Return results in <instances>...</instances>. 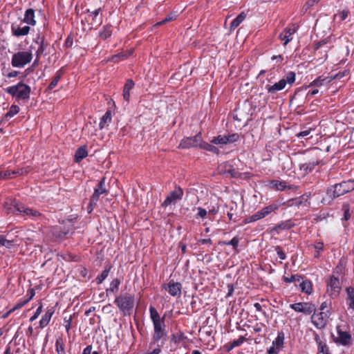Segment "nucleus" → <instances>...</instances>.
Masks as SVG:
<instances>
[{"mask_svg": "<svg viewBox=\"0 0 354 354\" xmlns=\"http://www.w3.org/2000/svg\"><path fill=\"white\" fill-rule=\"evenodd\" d=\"M4 210L7 214H15L28 217L37 218L40 216L37 211L26 207L15 199L9 198L5 202Z\"/></svg>", "mask_w": 354, "mask_h": 354, "instance_id": "nucleus-1", "label": "nucleus"}, {"mask_svg": "<svg viewBox=\"0 0 354 354\" xmlns=\"http://www.w3.org/2000/svg\"><path fill=\"white\" fill-rule=\"evenodd\" d=\"M149 313L154 328L153 339L154 342H158L166 335L165 330V319L164 317H160L157 310L153 306H150Z\"/></svg>", "mask_w": 354, "mask_h": 354, "instance_id": "nucleus-2", "label": "nucleus"}, {"mask_svg": "<svg viewBox=\"0 0 354 354\" xmlns=\"http://www.w3.org/2000/svg\"><path fill=\"white\" fill-rule=\"evenodd\" d=\"M5 90L7 93L12 95L17 101L29 99L31 91L30 87L22 82H19L16 85L9 86Z\"/></svg>", "mask_w": 354, "mask_h": 354, "instance_id": "nucleus-3", "label": "nucleus"}, {"mask_svg": "<svg viewBox=\"0 0 354 354\" xmlns=\"http://www.w3.org/2000/svg\"><path fill=\"white\" fill-rule=\"evenodd\" d=\"M353 189L354 180L343 181L328 189L327 195L330 198H335Z\"/></svg>", "mask_w": 354, "mask_h": 354, "instance_id": "nucleus-4", "label": "nucleus"}, {"mask_svg": "<svg viewBox=\"0 0 354 354\" xmlns=\"http://www.w3.org/2000/svg\"><path fill=\"white\" fill-rule=\"evenodd\" d=\"M32 59L31 50L19 51L12 55L11 64L13 67L22 68Z\"/></svg>", "mask_w": 354, "mask_h": 354, "instance_id": "nucleus-5", "label": "nucleus"}, {"mask_svg": "<svg viewBox=\"0 0 354 354\" xmlns=\"http://www.w3.org/2000/svg\"><path fill=\"white\" fill-rule=\"evenodd\" d=\"M311 322L317 329H323L328 324V319L331 315L330 311H319L316 313V310L313 312Z\"/></svg>", "mask_w": 354, "mask_h": 354, "instance_id": "nucleus-6", "label": "nucleus"}, {"mask_svg": "<svg viewBox=\"0 0 354 354\" xmlns=\"http://www.w3.org/2000/svg\"><path fill=\"white\" fill-rule=\"evenodd\" d=\"M105 193H106V189L105 188V178H102L99 182L97 186L94 189V192L91 197L90 203L88 206V211L89 213L97 205L100 196Z\"/></svg>", "mask_w": 354, "mask_h": 354, "instance_id": "nucleus-7", "label": "nucleus"}, {"mask_svg": "<svg viewBox=\"0 0 354 354\" xmlns=\"http://www.w3.org/2000/svg\"><path fill=\"white\" fill-rule=\"evenodd\" d=\"M183 196V190L180 187H176L175 189L167 195L161 205L165 208H167L171 205H176L178 201L182 199Z\"/></svg>", "mask_w": 354, "mask_h": 354, "instance_id": "nucleus-8", "label": "nucleus"}, {"mask_svg": "<svg viewBox=\"0 0 354 354\" xmlns=\"http://www.w3.org/2000/svg\"><path fill=\"white\" fill-rule=\"evenodd\" d=\"M336 344L344 346H351L353 344V338L348 331L342 330L339 326L337 327V336L333 338Z\"/></svg>", "mask_w": 354, "mask_h": 354, "instance_id": "nucleus-9", "label": "nucleus"}, {"mask_svg": "<svg viewBox=\"0 0 354 354\" xmlns=\"http://www.w3.org/2000/svg\"><path fill=\"white\" fill-rule=\"evenodd\" d=\"M115 303L118 308L122 310H129L133 306L134 300L133 297L127 294L117 297L115 299Z\"/></svg>", "mask_w": 354, "mask_h": 354, "instance_id": "nucleus-10", "label": "nucleus"}, {"mask_svg": "<svg viewBox=\"0 0 354 354\" xmlns=\"http://www.w3.org/2000/svg\"><path fill=\"white\" fill-rule=\"evenodd\" d=\"M290 308L296 312L306 315H310L316 310L315 306L310 302H298L290 305Z\"/></svg>", "mask_w": 354, "mask_h": 354, "instance_id": "nucleus-11", "label": "nucleus"}, {"mask_svg": "<svg viewBox=\"0 0 354 354\" xmlns=\"http://www.w3.org/2000/svg\"><path fill=\"white\" fill-rule=\"evenodd\" d=\"M239 138L238 133H233L230 135H219L212 138L210 141L211 143L218 145H227L236 142Z\"/></svg>", "mask_w": 354, "mask_h": 354, "instance_id": "nucleus-12", "label": "nucleus"}, {"mask_svg": "<svg viewBox=\"0 0 354 354\" xmlns=\"http://www.w3.org/2000/svg\"><path fill=\"white\" fill-rule=\"evenodd\" d=\"M341 290V284L339 279L334 276L330 277L327 283V292L333 298L337 297Z\"/></svg>", "mask_w": 354, "mask_h": 354, "instance_id": "nucleus-13", "label": "nucleus"}, {"mask_svg": "<svg viewBox=\"0 0 354 354\" xmlns=\"http://www.w3.org/2000/svg\"><path fill=\"white\" fill-rule=\"evenodd\" d=\"M201 144V136L196 135L194 137L187 138L181 140L179 147L181 148L197 147Z\"/></svg>", "mask_w": 354, "mask_h": 354, "instance_id": "nucleus-14", "label": "nucleus"}, {"mask_svg": "<svg viewBox=\"0 0 354 354\" xmlns=\"http://www.w3.org/2000/svg\"><path fill=\"white\" fill-rule=\"evenodd\" d=\"M181 284L174 281H170L167 287L165 288L166 290L173 297L180 296L181 294Z\"/></svg>", "mask_w": 354, "mask_h": 354, "instance_id": "nucleus-15", "label": "nucleus"}, {"mask_svg": "<svg viewBox=\"0 0 354 354\" xmlns=\"http://www.w3.org/2000/svg\"><path fill=\"white\" fill-rule=\"evenodd\" d=\"M29 26H20L19 25L12 24L11 26L12 34L15 37H21L27 35L30 32Z\"/></svg>", "mask_w": 354, "mask_h": 354, "instance_id": "nucleus-16", "label": "nucleus"}, {"mask_svg": "<svg viewBox=\"0 0 354 354\" xmlns=\"http://www.w3.org/2000/svg\"><path fill=\"white\" fill-rule=\"evenodd\" d=\"M286 87V82L280 80L279 82L274 84L273 85H266V89L268 93L272 95L277 93L278 91L283 90Z\"/></svg>", "mask_w": 354, "mask_h": 354, "instance_id": "nucleus-17", "label": "nucleus"}, {"mask_svg": "<svg viewBox=\"0 0 354 354\" xmlns=\"http://www.w3.org/2000/svg\"><path fill=\"white\" fill-rule=\"evenodd\" d=\"M296 30L297 28L294 26L293 28H286L284 31L280 34L279 38L281 40H284V46H286L288 43L292 39L291 36L296 32Z\"/></svg>", "mask_w": 354, "mask_h": 354, "instance_id": "nucleus-18", "label": "nucleus"}, {"mask_svg": "<svg viewBox=\"0 0 354 354\" xmlns=\"http://www.w3.org/2000/svg\"><path fill=\"white\" fill-rule=\"evenodd\" d=\"M24 173H27V171L24 169L13 170V171H0V179H10L13 178L15 175H23Z\"/></svg>", "mask_w": 354, "mask_h": 354, "instance_id": "nucleus-19", "label": "nucleus"}, {"mask_svg": "<svg viewBox=\"0 0 354 354\" xmlns=\"http://www.w3.org/2000/svg\"><path fill=\"white\" fill-rule=\"evenodd\" d=\"M346 304L349 309L354 310V287H348L346 289Z\"/></svg>", "mask_w": 354, "mask_h": 354, "instance_id": "nucleus-20", "label": "nucleus"}, {"mask_svg": "<svg viewBox=\"0 0 354 354\" xmlns=\"http://www.w3.org/2000/svg\"><path fill=\"white\" fill-rule=\"evenodd\" d=\"M23 22L30 26H35L36 21L35 19V10L32 8L28 9L24 15Z\"/></svg>", "mask_w": 354, "mask_h": 354, "instance_id": "nucleus-21", "label": "nucleus"}, {"mask_svg": "<svg viewBox=\"0 0 354 354\" xmlns=\"http://www.w3.org/2000/svg\"><path fill=\"white\" fill-rule=\"evenodd\" d=\"M134 82L132 80H128L124 86L123 98L125 101L129 102L130 98V91L133 88Z\"/></svg>", "mask_w": 354, "mask_h": 354, "instance_id": "nucleus-22", "label": "nucleus"}, {"mask_svg": "<svg viewBox=\"0 0 354 354\" xmlns=\"http://www.w3.org/2000/svg\"><path fill=\"white\" fill-rule=\"evenodd\" d=\"M246 17V15L244 12H241L232 22L230 24V31H232L237 28L240 24L244 21Z\"/></svg>", "mask_w": 354, "mask_h": 354, "instance_id": "nucleus-23", "label": "nucleus"}, {"mask_svg": "<svg viewBox=\"0 0 354 354\" xmlns=\"http://www.w3.org/2000/svg\"><path fill=\"white\" fill-rule=\"evenodd\" d=\"M54 313V311H53L52 310H48L41 317L40 322H39V326L40 328H44L45 326H46L51 317H52V315H53Z\"/></svg>", "mask_w": 354, "mask_h": 354, "instance_id": "nucleus-24", "label": "nucleus"}, {"mask_svg": "<svg viewBox=\"0 0 354 354\" xmlns=\"http://www.w3.org/2000/svg\"><path fill=\"white\" fill-rule=\"evenodd\" d=\"M88 155L86 147H80L75 152V158L77 162H80Z\"/></svg>", "mask_w": 354, "mask_h": 354, "instance_id": "nucleus-25", "label": "nucleus"}, {"mask_svg": "<svg viewBox=\"0 0 354 354\" xmlns=\"http://www.w3.org/2000/svg\"><path fill=\"white\" fill-rule=\"evenodd\" d=\"M270 186L271 188L282 191L284 190L286 187V183L284 181H279L277 180H273L270 182Z\"/></svg>", "mask_w": 354, "mask_h": 354, "instance_id": "nucleus-26", "label": "nucleus"}, {"mask_svg": "<svg viewBox=\"0 0 354 354\" xmlns=\"http://www.w3.org/2000/svg\"><path fill=\"white\" fill-rule=\"evenodd\" d=\"M133 49H130L128 51L122 52L121 53L115 55L114 56H113L112 60L115 62H118L120 60L125 59L128 58L133 53Z\"/></svg>", "mask_w": 354, "mask_h": 354, "instance_id": "nucleus-27", "label": "nucleus"}, {"mask_svg": "<svg viewBox=\"0 0 354 354\" xmlns=\"http://www.w3.org/2000/svg\"><path fill=\"white\" fill-rule=\"evenodd\" d=\"M319 163L320 162L318 161L309 162L301 165L300 169L303 170L306 174H308L312 171L314 167L316 165H318Z\"/></svg>", "mask_w": 354, "mask_h": 354, "instance_id": "nucleus-28", "label": "nucleus"}, {"mask_svg": "<svg viewBox=\"0 0 354 354\" xmlns=\"http://www.w3.org/2000/svg\"><path fill=\"white\" fill-rule=\"evenodd\" d=\"M300 288L303 292H305L307 295L311 294L313 291L312 283L310 281L306 280L302 281L300 283Z\"/></svg>", "mask_w": 354, "mask_h": 354, "instance_id": "nucleus-29", "label": "nucleus"}, {"mask_svg": "<svg viewBox=\"0 0 354 354\" xmlns=\"http://www.w3.org/2000/svg\"><path fill=\"white\" fill-rule=\"evenodd\" d=\"M111 121V115L110 111H106L105 114L102 117L99 127L100 129H102L105 127L106 124L110 123Z\"/></svg>", "mask_w": 354, "mask_h": 354, "instance_id": "nucleus-30", "label": "nucleus"}, {"mask_svg": "<svg viewBox=\"0 0 354 354\" xmlns=\"http://www.w3.org/2000/svg\"><path fill=\"white\" fill-rule=\"evenodd\" d=\"M199 147L201 149H203L205 150H207L208 151H211L214 153H218L219 152V150L218 148H216V147H214V145H212L209 143L203 142L202 139H201V144L200 145Z\"/></svg>", "mask_w": 354, "mask_h": 354, "instance_id": "nucleus-31", "label": "nucleus"}, {"mask_svg": "<svg viewBox=\"0 0 354 354\" xmlns=\"http://www.w3.org/2000/svg\"><path fill=\"white\" fill-rule=\"evenodd\" d=\"M112 34V30L111 26H106L104 27L103 30L100 32V37L102 39H106L108 37H111Z\"/></svg>", "mask_w": 354, "mask_h": 354, "instance_id": "nucleus-32", "label": "nucleus"}, {"mask_svg": "<svg viewBox=\"0 0 354 354\" xmlns=\"http://www.w3.org/2000/svg\"><path fill=\"white\" fill-rule=\"evenodd\" d=\"M266 216V214H265L264 211L262 209L258 211L257 212H256L255 214H254L253 215H252L249 218V221L250 222L257 221H258L261 218H263Z\"/></svg>", "mask_w": 354, "mask_h": 354, "instance_id": "nucleus-33", "label": "nucleus"}, {"mask_svg": "<svg viewBox=\"0 0 354 354\" xmlns=\"http://www.w3.org/2000/svg\"><path fill=\"white\" fill-rule=\"evenodd\" d=\"M120 284V281L118 279H113L111 283L110 287L109 289H107V292H117L119 288V286Z\"/></svg>", "mask_w": 354, "mask_h": 354, "instance_id": "nucleus-34", "label": "nucleus"}, {"mask_svg": "<svg viewBox=\"0 0 354 354\" xmlns=\"http://www.w3.org/2000/svg\"><path fill=\"white\" fill-rule=\"evenodd\" d=\"M19 111V107L17 105H12L9 109V111L6 113V118H12L14 115H15L17 113H18Z\"/></svg>", "mask_w": 354, "mask_h": 354, "instance_id": "nucleus-35", "label": "nucleus"}, {"mask_svg": "<svg viewBox=\"0 0 354 354\" xmlns=\"http://www.w3.org/2000/svg\"><path fill=\"white\" fill-rule=\"evenodd\" d=\"M281 80H284L286 82V85L287 84H292L295 81V73L294 72H289L286 75V77L281 79Z\"/></svg>", "mask_w": 354, "mask_h": 354, "instance_id": "nucleus-36", "label": "nucleus"}, {"mask_svg": "<svg viewBox=\"0 0 354 354\" xmlns=\"http://www.w3.org/2000/svg\"><path fill=\"white\" fill-rule=\"evenodd\" d=\"M55 346L57 354H65L64 346L61 339H57Z\"/></svg>", "mask_w": 354, "mask_h": 354, "instance_id": "nucleus-37", "label": "nucleus"}, {"mask_svg": "<svg viewBox=\"0 0 354 354\" xmlns=\"http://www.w3.org/2000/svg\"><path fill=\"white\" fill-rule=\"evenodd\" d=\"M61 75H62V73L60 71H58L56 74V75L55 76V77L53 78V80H52V82H50V84H49L48 86V89H53L54 88L58 82L59 81L60 78H61Z\"/></svg>", "mask_w": 354, "mask_h": 354, "instance_id": "nucleus-38", "label": "nucleus"}, {"mask_svg": "<svg viewBox=\"0 0 354 354\" xmlns=\"http://www.w3.org/2000/svg\"><path fill=\"white\" fill-rule=\"evenodd\" d=\"M283 281L286 283H292L296 281H300L301 277L298 274H293L289 277H283Z\"/></svg>", "mask_w": 354, "mask_h": 354, "instance_id": "nucleus-39", "label": "nucleus"}, {"mask_svg": "<svg viewBox=\"0 0 354 354\" xmlns=\"http://www.w3.org/2000/svg\"><path fill=\"white\" fill-rule=\"evenodd\" d=\"M222 245H232L234 249H236L239 245V239L237 237H234L230 241H223L221 243Z\"/></svg>", "mask_w": 354, "mask_h": 354, "instance_id": "nucleus-40", "label": "nucleus"}, {"mask_svg": "<svg viewBox=\"0 0 354 354\" xmlns=\"http://www.w3.org/2000/svg\"><path fill=\"white\" fill-rule=\"evenodd\" d=\"M109 269L104 270L100 275L96 278L97 283H101L109 275Z\"/></svg>", "mask_w": 354, "mask_h": 354, "instance_id": "nucleus-41", "label": "nucleus"}, {"mask_svg": "<svg viewBox=\"0 0 354 354\" xmlns=\"http://www.w3.org/2000/svg\"><path fill=\"white\" fill-rule=\"evenodd\" d=\"M348 12L346 11V10H343L342 12H340L339 14H337V15H335L334 16V19H339V21H344L345 20L347 17H348Z\"/></svg>", "mask_w": 354, "mask_h": 354, "instance_id": "nucleus-42", "label": "nucleus"}, {"mask_svg": "<svg viewBox=\"0 0 354 354\" xmlns=\"http://www.w3.org/2000/svg\"><path fill=\"white\" fill-rule=\"evenodd\" d=\"M325 80H326L325 79H322L321 77H319L318 78H317L316 80H315L313 82H312L310 84L309 87H310V86H317V87L321 86L323 85V83Z\"/></svg>", "mask_w": 354, "mask_h": 354, "instance_id": "nucleus-43", "label": "nucleus"}, {"mask_svg": "<svg viewBox=\"0 0 354 354\" xmlns=\"http://www.w3.org/2000/svg\"><path fill=\"white\" fill-rule=\"evenodd\" d=\"M0 245L10 248L12 245V241L7 240L3 235H0Z\"/></svg>", "mask_w": 354, "mask_h": 354, "instance_id": "nucleus-44", "label": "nucleus"}, {"mask_svg": "<svg viewBox=\"0 0 354 354\" xmlns=\"http://www.w3.org/2000/svg\"><path fill=\"white\" fill-rule=\"evenodd\" d=\"M277 205H268L264 208H263V210L264 211L265 214L267 215H268L269 214H270L272 212L274 211L275 209H277Z\"/></svg>", "mask_w": 354, "mask_h": 354, "instance_id": "nucleus-45", "label": "nucleus"}, {"mask_svg": "<svg viewBox=\"0 0 354 354\" xmlns=\"http://www.w3.org/2000/svg\"><path fill=\"white\" fill-rule=\"evenodd\" d=\"M277 205H268L264 208H263V210L264 211L265 214L267 215H268L269 214H270L272 212L274 211L275 209H277Z\"/></svg>", "mask_w": 354, "mask_h": 354, "instance_id": "nucleus-46", "label": "nucleus"}, {"mask_svg": "<svg viewBox=\"0 0 354 354\" xmlns=\"http://www.w3.org/2000/svg\"><path fill=\"white\" fill-rule=\"evenodd\" d=\"M315 249L317 250V254L315 255L316 257H319V252L324 249L323 243L318 242L314 245Z\"/></svg>", "mask_w": 354, "mask_h": 354, "instance_id": "nucleus-47", "label": "nucleus"}, {"mask_svg": "<svg viewBox=\"0 0 354 354\" xmlns=\"http://www.w3.org/2000/svg\"><path fill=\"white\" fill-rule=\"evenodd\" d=\"M42 311V306H39L37 309L36 310V312L35 313L34 315L32 316L30 318V322H33L34 320H35L36 319H37V317H39V315L41 314Z\"/></svg>", "mask_w": 354, "mask_h": 354, "instance_id": "nucleus-48", "label": "nucleus"}, {"mask_svg": "<svg viewBox=\"0 0 354 354\" xmlns=\"http://www.w3.org/2000/svg\"><path fill=\"white\" fill-rule=\"evenodd\" d=\"M45 50V47L43 44V41H41L39 44V47L37 50L36 55H37V59H39L40 55L44 53Z\"/></svg>", "mask_w": 354, "mask_h": 354, "instance_id": "nucleus-49", "label": "nucleus"}, {"mask_svg": "<svg viewBox=\"0 0 354 354\" xmlns=\"http://www.w3.org/2000/svg\"><path fill=\"white\" fill-rule=\"evenodd\" d=\"M244 341H245V338L243 337H240L239 339H237L236 340H234L232 343V348L239 346L240 345H241L243 343Z\"/></svg>", "mask_w": 354, "mask_h": 354, "instance_id": "nucleus-50", "label": "nucleus"}, {"mask_svg": "<svg viewBox=\"0 0 354 354\" xmlns=\"http://www.w3.org/2000/svg\"><path fill=\"white\" fill-rule=\"evenodd\" d=\"M343 209H344V219L345 221H348L350 217H351V214L349 212V208H348V205H344L343 206Z\"/></svg>", "mask_w": 354, "mask_h": 354, "instance_id": "nucleus-51", "label": "nucleus"}, {"mask_svg": "<svg viewBox=\"0 0 354 354\" xmlns=\"http://www.w3.org/2000/svg\"><path fill=\"white\" fill-rule=\"evenodd\" d=\"M93 348L91 345L87 346L82 352V354H99L97 351H93Z\"/></svg>", "mask_w": 354, "mask_h": 354, "instance_id": "nucleus-52", "label": "nucleus"}, {"mask_svg": "<svg viewBox=\"0 0 354 354\" xmlns=\"http://www.w3.org/2000/svg\"><path fill=\"white\" fill-rule=\"evenodd\" d=\"M275 250L281 259L284 260L286 258V254L283 252L279 246H277Z\"/></svg>", "mask_w": 354, "mask_h": 354, "instance_id": "nucleus-53", "label": "nucleus"}, {"mask_svg": "<svg viewBox=\"0 0 354 354\" xmlns=\"http://www.w3.org/2000/svg\"><path fill=\"white\" fill-rule=\"evenodd\" d=\"M197 210H198L197 215L201 218H204L208 214L207 210H206L205 209H203L202 207H198Z\"/></svg>", "mask_w": 354, "mask_h": 354, "instance_id": "nucleus-54", "label": "nucleus"}, {"mask_svg": "<svg viewBox=\"0 0 354 354\" xmlns=\"http://www.w3.org/2000/svg\"><path fill=\"white\" fill-rule=\"evenodd\" d=\"M175 19V15H170L167 17H165V19L161 21H159L158 23L156 24V26H160L166 22H168V21H170L173 19Z\"/></svg>", "mask_w": 354, "mask_h": 354, "instance_id": "nucleus-55", "label": "nucleus"}, {"mask_svg": "<svg viewBox=\"0 0 354 354\" xmlns=\"http://www.w3.org/2000/svg\"><path fill=\"white\" fill-rule=\"evenodd\" d=\"M218 207L217 205H213L212 207H208V214L209 215H214L218 212Z\"/></svg>", "mask_w": 354, "mask_h": 354, "instance_id": "nucleus-56", "label": "nucleus"}, {"mask_svg": "<svg viewBox=\"0 0 354 354\" xmlns=\"http://www.w3.org/2000/svg\"><path fill=\"white\" fill-rule=\"evenodd\" d=\"M348 74V72L347 71H344L343 72H339L333 77V79H341Z\"/></svg>", "mask_w": 354, "mask_h": 354, "instance_id": "nucleus-57", "label": "nucleus"}, {"mask_svg": "<svg viewBox=\"0 0 354 354\" xmlns=\"http://www.w3.org/2000/svg\"><path fill=\"white\" fill-rule=\"evenodd\" d=\"M319 311L324 312V311H330L329 309H328V304L326 301H324L321 304L319 307Z\"/></svg>", "mask_w": 354, "mask_h": 354, "instance_id": "nucleus-58", "label": "nucleus"}, {"mask_svg": "<svg viewBox=\"0 0 354 354\" xmlns=\"http://www.w3.org/2000/svg\"><path fill=\"white\" fill-rule=\"evenodd\" d=\"M29 300H26L23 302H21L19 304H17L16 306H15L13 308H12V310L15 311L17 309H19L21 307H23Z\"/></svg>", "mask_w": 354, "mask_h": 354, "instance_id": "nucleus-59", "label": "nucleus"}, {"mask_svg": "<svg viewBox=\"0 0 354 354\" xmlns=\"http://www.w3.org/2000/svg\"><path fill=\"white\" fill-rule=\"evenodd\" d=\"M310 129H306V130L302 131L300 133H299L297 134V136L298 137H305V136H308L310 134Z\"/></svg>", "mask_w": 354, "mask_h": 354, "instance_id": "nucleus-60", "label": "nucleus"}, {"mask_svg": "<svg viewBox=\"0 0 354 354\" xmlns=\"http://www.w3.org/2000/svg\"><path fill=\"white\" fill-rule=\"evenodd\" d=\"M100 10L101 9L98 8L91 12V16H92L93 20H95V18L98 16Z\"/></svg>", "mask_w": 354, "mask_h": 354, "instance_id": "nucleus-61", "label": "nucleus"}, {"mask_svg": "<svg viewBox=\"0 0 354 354\" xmlns=\"http://www.w3.org/2000/svg\"><path fill=\"white\" fill-rule=\"evenodd\" d=\"M198 244H206V243H212V240L210 239H200L198 241Z\"/></svg>", "mask_w": 354, "mask_h": 354, "instance_id": "nucleus-62", "label": "nucleus"}, {"mask_svg": "<svg viewBox=\"0 0 354 354\" xmlns=\"http://www.w3.org/2000/svg\"><path fill=\"white\" fill-rule=\"evenodd\" d=\"M283 337H281L280 335H279L277 337V338L276 339V344L277 346H281L283 344Z\"/></svg>", "mask_w": 354, "mask_h": 354, "instance_id": "nucleus-63", "label": "nucleus"}, {"mask_svg": "<svg viewBox=\"0 0 354 354\" xmlns=\"http://www.w3.org/2000/svg\"><path fill=\"white\" fill-rule=\"evenodd\" d=\"M160 353V349L157 348L153 349L151 352L149 353L148 354H159Z\"/></svg>", "mask_w": 354, "mask_h": 354, "instance_id": "nucleus-64", "label": "nucleus"}]
</instances>
